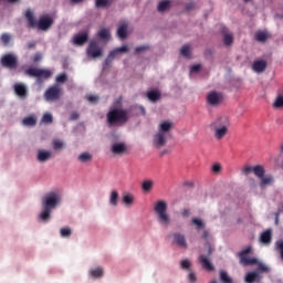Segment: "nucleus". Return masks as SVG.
Wrapping results in <instances>:
<instances>
[{"instance_id":"nucleus-1","label":"nucleus","mask_w":283,"mask_h":283,"mask_svg":"<svg viewBox=\"0 0 283 283\" xmlns=\"http://www.w3.org/2000/svg\"><path fill=\"white\" fill-rule=\"evenodd\" d=\"M61 205V195L56 192H49L42 199V212L40 218L43 222H48L50 220V214L52 213V209H56Z\"/></svg>"},{"instance_id":"nucleus-2","label":"nucleus","mask_w":283,"mask_h":283,"mask_svg":"<svg viewBox=\"0 0 283 283\" xmlns=\"http://www.w3.org/2000/svg\"><path fill=\"white\" fill-rule=\"evenodd\" d=\"M25 19L29 28H38L39 30H42V32H48V30L54 25V19L49 14L40 17L39 21L36 22L34 12H32L30 9L25 11Z\"/></svg>"},{"instance_id":"nucleus-3","label":"nucleus","mask_w":283,"mask_h":283,"mask_svg":"<svg viewBox=\"0 0 283 283\" xmlns=\"http://www.w3.org/2000/svg\"><path fill=\"white\" fill-rule=\"evenodd\" d=\"M171 129H174L171 122H161L159 124L158 132L153 138V145L157 147V149L167 145V139L171 138Z\"/></svg>"},{"instance_id":"nucleus-4","label":"nucleus","mask_w":283,"mask_h":283,"mask_svg":"<svg viewBox=\"0 0 283 283\" xmlns=\"http://www.w3.org/2000/svg\"><path fill=\"white\" fill-rule=\"evenodd\" d=\"M109 127L114 125H125L129 120V112L123 108H113L106 115Z\"/></svg>"},{"instance_id":"nucleus-5","label":"nucleus","mask_w":283,"mask_h":283,"mask_svg":"<svg viewBox=\"0 0 283 283\" xmlns=\"http://www.w3.org/2000/svg\"><path fill=\"white\" fill-rule=\"evenodd\" d=\"M154 211L157 213V220L159 224L164 227H169L171 224V217L167 213V202L166 201H157L154 207Z\"/></svg>"},{"instance_id":"nucleus-6","label":"nucleus","mask_w":283,"mask_h":283,"mask_svg":"<svg viewBox=\"0 0 283 283\" xmlns=\"http://www.w3.org/2000/svg\"><path fill=\"white\" fill-rule=\"evenodd\" d=\"M28 76H33L36 78L38 83H43V81H48V78L52 77V71L45 69H36L30 67L25 71Z\"/></svg>"},{"instance_id":"nucleus-7","label":"nucleus","mask_w":283,"mask_h":283,"mask_svg":"<svg viewBox=\"0 0 283 283\" xmlns=\"http://www.w3.org/2000/svg\"><path fill=\"white\" fill-rule=\"evenodd\" d=\"M249 253H253V247L249 245L247 249L239 252L238 256L240 260V264L242 266H253L255 264H259V261L256 258H250Z\"/></svg>"},{"instance_id":"nucleus-8","label":"nucleus","mask_w":283,"mask_h":283,"mask_svg":"<svg viewBox=\"0 0 283 283\" xmlns=\"http://www.w3.org/2000/svg\"><path fill=\"white\" fill-rule=\"evenodd\" d=\"M0 62L2 67H7V70H17L19 65V60L12 53L4 54Z\"/></svg>"},{"instance_id":"nucleus-9","label":"nucleus","mask_w":283,"mask_h":283,"mask_svg":"<svg viewBox=\"0 0 283 283\" xmlns=\"http://www.w3.org/2000/svg\"><path fill=\"white\" fill-rule=\"evenodd\" d=\"M111 151L114 156H125L129 154V147L125 142H115L111 145Z\"/></svg>"},{"instance_id":"nucleus-10","label":"nucleus","mask_w":283,"mask_h":283,"mask_svg":"<svg viewBox=\"0 0 283 283\" xmlns=\"http://www.w3.org/2000/svg\"><path fill=\"white\" fill-rule=\"evenodd\" d=\"M86 53L91 59H98V56H103V50H101V46H98L96 41L90 42Z\"/></svg>"},{"instance_id":"nucleus-11","label":"nucleus","mask_w":283,"mask_h":283,"mask_svg":"<svg viewBox=\"0 0 283 283\" xmlns=\"http://www.w3.org/2000/svg\"><path fill=\"white\" fill-rule=\"evenodd\" d=\"M207 103L208 105H211V107H218V105L222 103V94L216 91H211L207 95Z\"/></svg>"},{"instance_id":"nucleus-12","label":"nucleus","mask_w":283,"mask_h":283,"mask_svg":"<svg viewBox=\"0 0 283 283\" xmlns=\"http://www.w3.org/2000/svg\"><path fill=\"white\" fill-rule=\"evenodd\" d=\"M46 101H59L61 98V88L59 86H51L44 93Z\"/></svg>"},{"instance_id":"nucleus-13","label":"nucleus","mask_w":283,"mask_h":283,"mask_svg":"<svg viewBox=\"0 0 283 283\" xmlns=\"http://www.w3.org/2000/svg\"><path fill=\"white\" fill-rule=\"evenodd\" d=\"M230 125H231V122L229 120V117L221 116V117H218L216 120H213L211 123L210 127H217V128L226 127V128H229Z\"/></svg>"},{"instance_id":"nucleus-14","label":"nucleus","mask_w":283,"mask_h":283,"mask_svg":"<svg viewBox=\"0 0 283 283\" xmlns=\"http://www.w3.org/2000/svg\"><path fill=\"white\" fill-rule=\"evenodd\" d=\"M202 269H205L206 271H214L216 266H213V263H211V260L208 259L207 255L200 254L198 258Z\"/></svg>"},{"instance_id":"nucleus-15","label":"nucleus","mask_w":283,"mask_h":283,"mask_svg":"<svg viewBox=\"0 0 283 283\" xmlns=\"http://www.w3.org/2000/svg\"><path fill=\"white\" fill-rule=\"evenodd\" d=\"M13 90L20 98H25V96H28V86L23 83H15Z\"/></svg>"},{"instance_id":"nucleus-16","label":"nucleus","mask_w":283,"mask_h":283,"mask_svg":"<svg viewBox=\"0 0 283 283\" xmlns=\"http://www.w3.org/2000/svg\"><path fill=\"white\" fill-rule=\"evenodd\" d=\"M88 39H90V35L87 34V32L78 33V34L74 35L73 43L75 45H85V43H87Z\"/></svg>"},{"instance_id":"nucleus-17","label":"nucleus","mask_w":283,"mask_h":283,"mask_svg":"<svg viewBox=\"0 0 283 283\" xmlns=\"http://www.w3.org/2000/svg\"><path fill=\"white\" fill-rule=\"evenodd\" d=\"M252 70L256 72V74H262L266 70V61L265 60H256L253 62Z\"/></svg>"},{"instance_id":"nucleus-18","label":"nucleus","mask_w":283,"mask_h":283,"mask_svg":"<svg viewBox=\"0 0 283 283\" xmlns=\"http://www.w3.org/2000/svg\"><path fill=\"white\" fill-rule=\"evenodd\" d=\"M211 129L214 132V138L217 140H222V138H224V136L229 134V128L227 127H222V128L211 127Z\"/></svg>"},{"instance_id":"nucleus-19","label":"nucleus","mask_w":283,"mask_h":283,"mask_svg":"<svg viewBox=\"0 0 283 283\" xmlns=\"http://www.w3.org/2000/svg\"><path fill=\"white\" fill-rule=\"evenodd\" d=\"M174 242L178 244V247H181L182 249H187V239L185 238V234L181 233H175L172 234Z\"/></svg>"},{"instance_id":"nucleus-20","label":"nucleus","mask_w":283,"mask_h":283,"mask_svg":"<svg viewBox=\"0 0 283 283\" xmlns=\"http://www.w3.org/2000/svg\"><path fill=\"white\" fill-rule=\"evenodd\" d=\"M273 240V233L271 230H265L261 235H260V241L262 244H271Z\"/></svg>"},{"instance_id":"nucleus-21","label":"nucleus","mask_w":283,"mask_h":283,"mask_svg":"<svg viewBox=\"0 0 283 283\" xmlns=\"http://www.w3.org/2000/svg\"><path fill=\"white\" fill-rule=\"evenodd\" d=\"M52 158V153L50 150H39L38 160L39 163H48Z\"/></svg>"},{"instance_id":"nucleus-22","label":"nucleus","mask_w":283,"mask_h":283,"mask_svg":"<svg viewBox=\"0 0 283 283\" xmlns=\"http://www.w3.org/2000/svg\"><path fill=\"white\" fill-rule=\"evenodd\" d=\"M255 41L259 43H266V40L269 39V32L266 31H256L254 34Z\"/></svg>"},{"instance_id":"nucleus-23","label":"nucleus","mask_w":283,"mask_h":283,"mask_svg":"<svg viewBox=\"0 0 283 283\" xmlns=\"http://www.w3.org/2000/svg\"><path fill=\"white\" fill-rule=\"evenodd\" d=\"M129 27V23L128 22H123L118 30H117V35L120 38V39H127V28Z\"/></svg>"},{"instance_id":"nucleus-24","label":"nucleus","mask_w":283,"mask_h":283,"mask_svg":"<svg viewBox=\"0 0 283 283\" xmlns=\"http://www.w3.org/2000/svg\"><path fill=\"white\" fill-rule=\"evenodd\" d=\"M154 189V180L151 179H146L142 182V190L145 193H149Z\"/></svg>"},{"instance_id":"nucleus-25","label":"nucleus","mask_w":283,"mask_h":283,"mask_svg":"<svg viewBox=\"0 0 283 283\" xmlns=\"http://www.w3.org/2000/svg\"><path fill=\"white\" fill-rule=\"evenodd\" d=\"M273 107L276 109H283V90L279 91V94L273 103Z\"/></svg>"},{"instance_id":"nucleus-26","label":"nucleus","mask_w":283,"mask_h":283,"mask_svg":"<svg viewBox=\"0 0 283 283\" xmlns=\"http://www.w3.org/2000/svg\"><path fill=\"white\" fill-rule=\"evenodd\" d=\"M22 125H24L25 127H34V125H36V116L31 115L24 117L22 120Z\"/></svg>"},{"instance_id":"nucleus-27","label":"nucleus","mask_w":283,"mask_h":283,"mask_svg":"<svg viewBox=\"0 0 283 283\" xmlns=\"http://www.w3.org/2000/svg\"><path fill=\"white\" fill-rule=\"evenodd\" d=\"M247 283L260 282V274L258 272H250L245 275Z\"/></svg>"},{"instance_id":"nucleus-28","label":"nucleus","mask_w":283,"mask_h":283,"mask_svg":"<svg viewBox=\"0 0 283 283\" xmlns=\"http://www.w3.org/2000/svg\"><path fill=\"white\" fill-rule=\"evenodd\" d=\"M169 8H171V1L163 0L159 2L157 10L158 12H166V10H169Z\"/></svg>"},{"instance_id":"nucleus-29","label":"nucleus","mask_w":283,"mask_h":283,"mask_svg":"<svg viewBox=\"0 0 283 283\" xmlns=\"http://www.w3.org/2000/svg\"><path fill=\"white\" fill-rule=\"evenodd\" d=\"M253 174L256 176V178H264V167L261 165L254 166L252 168Z\"/></svg>"},{"instance_id":"nucleus-30","label":"nucleus","mask_w":283,"mask_h":283,"mask_svg":"<svg viewBox=\"0 0 283 283\" xmlns=\"http://www.w3.org/2000/svg\"><path fill=\"white\" fill-rule=\"evenodd\" d=\"M147 98H149L153 103H156V101H159V98H160V92L149 91L147 93Z\"/></svg>"},{"instance_id":"nucleus-31","label":"nucleus","mask_w":283,"mask_h":283,"mask_svg":"<svg viewBox=\"0 0 283 283\" xmlns=\"http://www.w3.org/2000/svg\"><path fill=\"white\" fill-rule=\"evenodd\" d=\"M98 36L99 39H102L103 41H109L111 39V34H109V29H102L98 31Z\"/></svg>"},{"instance_id":"nucleus-32","label":"nucleus","mask_w":283,"mask_h":283,"mask_svg":"<svg viewBox=\"0 0 283 283\" xmlns=\"http://www.w3.org/2000/svg\"><path fill=\"white\" fill-rule=\"evenodd\" d=\"M109 205H112V207H117L118 205V192L116 190L111 192Z\"/></svg>"},{"instance_id":"nucleus-33","label":"nucleus","mask_w":283,"mask_h":283,"mask_svg":"<svg viewBox=\"0 0 283 283\" xmlns=\"http://www.w3.org/2000/svg\"><path fill=\"white\" fill-rule=\"evenodd\" d=\"M220 280L223 283H233V279H231V276H229V273H227V271L220 272Z\"/></svg>"},{"instance_id":"nucleus-34","label":"nucleus","mask_w":283,"mask_h":283,"mask_svg":"<svg viewBox=\"0 0 283 283\" xmlns=\"http://www.w3.org/2000/svg\"><path fill=\"white\" fill-rule=\"evenodd\" d=\"M78 160H80V163H90V160H92V154H90V153H82L78 156Z\"/></svg>"},{"instance_id":"nucleus-35","label":"nucleus","mask_w":283,"mask_h":283,"mask_svg":"<svg viewBox=\"0 0 283 283\" xmlns=\"http://www.w3.org/2000/svg\"><path fill=\"white\" fill-rule=\"evenodd\" d=\"M261 182H260V187H266L268 185H271L273 182V177L268 176V177H262L260 178Z\"/></svg>"},{"instance_id":"nucleus-36","label":"nucleus","mask_w":283,"mask_h":283,"mask_svg":"<svg viewBox=\"0 0 283 283\" xmlns=\"http://www.w3.org/2000/svg\"><path fill=\"white\" fill-rule=\"evenodd\" d=\"M92 277H103V268H96L94 270H91Z\"/></svg>"},{"instance_id":"nucleus-37","label":"nucleus","mask_w":283,"mask_h":283,"mask_svg":"<svg viewBox=\"0 0 283 283\" xmlns=\"http://www.w3.org/2000/svg\"><path fill=\"white\" fill-rule=\"evenodd\" d=\"M116 59V52H112L108 54V56L105 60V64L104 67H109V65L112 64V61Z\"/></svg>"},{"instance_id":"nucleus-38","label":"nucleus","mask_w":283,"mask_h":283,"mask_svg":"<svg viewBox=\"0 0 283 283\" xmlns=\"http://www.w3.org/2000/svg\"><path fill=\"white\" fill-rule=\"evenodd\" d=\"M224 45H233V34L226 33L223 35Z\"/></svg>"},{"instance_id":"nucleus-39","label":"nucleus","mask_w":283,"mask_h":283,"mask_svg":"<svg viewBox=\"0 0 283 283\" xmlns=\"http://www.w3.org/2000/svg\"><path fill=\"white\" fill-rule=\"evenodd\" d=\"M96 8H107L108 6H112L109 0H96L95 1Z\"/></svg>"},{"instance_id":"nucleus-40","label":"nucleus","mask_w":283,"mask_h":283,"mask_svg":"<svg viewBox=\"0 0 283 283\" xmlns=\"http://www.w3.org/2000/svg\"><path fill=\"white\" fill-rule=\"evenodd\" d=\"M180 268L186 271H191V261H189V259L182 260L180 263Z\"/></svg>"},{"instance_id":"nucleus-41","label":"nucleus","mask_w":283,"mask_h":283,"mask_svg":"<svg viewBox=\"0 0 283 283\" xmlns=\"http://www.w3.org/2000/svg\"><path fill=\"white\" fill-rule=\"evenodd\" d=\"M181 55L182 56H186V57H189V55L191 54V46H189L188 44H185L182 48H181Z\"/></svg>"},{"instance_id":"nucleus-42","label":"nucleus","mask_w":283,"mask_h":283,"mask_svg":"<svg viewBox=\"0 0 283 283\" xmlns=\"http://www.w3.org/2000/svg\"><path fill=\"white\" fill-rule=\"evenodd\" d=\"M192 224L196 226V229H205V221L198 218L192 219Z\"/></svg>"},{"instance_id":"nucleus-43","label":"nucleus","mask_w":283,"mask_h":283,"mask_svg":"<svg viewBox=\"0 0 283 283\" xmlns=\"http://www.w3.org/2000/svg\"><path fill=\"white\" fill-rule=\"evenodd\" d=\"M60 234L62 238H70V235H72V229L71 228H62L60 230Z\"/></svg>"},{"instance_id":"nucleus-44","label":"nucleus","mask_w":283,"mask_h":283,"mask_svg":"<svg viewBox=\"0 0 283 283\" xmlns=\"http://www.w3.org/2000/svg\"><path fill=\"white\" fill-rule=\"evenodd\" d=\"M123 202L126 203L127 206L133 205V202H134V196H133V195H129V193L124 195V197H123Z\"/></svg>"},{"instance_id":"nucleus-45","label":"nucleus","mask_w":283,"mask_h":283,"mask_svg":"<svg viewBox=\"0 0 283 283\" xmlns=\"http://www.w3.org/2000/svg\"><path fill=\"white\" fill-rule=\"evenodd\" d=\"M0 39L3 45H9L12 36L9 33H3Z\"/></svg>"},{"instance_id":"nucleus-46","label":"nucleus","mask_w":283,"mask_h":283,"mask_svg":"<svg viewBox=\"0 0 283 283\" xmlns=\"http://www.w3.org/2000/svg\"><path fill=\"white\" fill-rule=\"evenodd\" d=\"M54 120V118L52 117V114L46 113L43 115L42 117V123H45L46 125H50V123H52Z\"/></svg>"},{"instance_id":"nucleus-47","label":"nucleus","mask_w":283,"mask_h":283,"mask_svg":"<svg viewBox=\"0 0 283 283\" xmlns=\"http://www.w3.org/2000/svg\"><path fill=\"white\" fill-rule=\"evenodd\" d=\"M64 144L62 140L55 139L53 140V149H55V151H59V149H63Z\"/></svg>"},{"instance_id":"nucleus-48","label":"nucleus","mask_w":283,"mask_h":283,"mask_svg":"<svg viewBox=\"0 0 283 283\" xmlns=\"http://www.w3.org/2000/svg\"><path fill=\"white\" fill-rule=\"evenodd\" d=\"M56 83H67V74L62 73L56 76Z\"/></svg>"},{"instance_id":"nucleus-49","label":"nucleus","mask_w":283,"mask_h":283,"mask_svg":"<svg viewBox=\"0 0 283 283\" xmlns=\"http://www.w3.org/2000/svg\"><path fill=\"white\" fill-rule=\"evenodd\" d=\"M149 50V45H142L135 48V54H140V52H147Z\"/></svg>"},{"instance_id":"nucleus-50","label":"nucleus","mask_w":283,"mask_h":283,"mask_svg":"<svg viewBox=\"0 0 283 283\" xmlns=\"http://www.w3.org/2000/svg\"><path fill=\"white\" fill-rule=\"evenodd\" d=\"M112 52H115V56H116V54H118L119 52H129V48L127 45H124V46L115 49Z\"/></svg>"},{"instance_id":"nucleus-51","label":"nucleus","mask_w":283,"mask_h":283,"mask_svg":"<svg viewBox=\"0 0 283 283\" xmlns=\"http://www.w3.org/2000/svg\"><path fill=\"white\" fill-rule=\"evenodd\" d=\"M212 171H213L214 174H220V171H222V166H221L220 164H214V165L212 166Z\"/></svg>"},{"instance_id":"nucleus-52","label":"nucleus","mask_w":283,"mask_h":283,"mask_svg":"<svg viewBox=\"0 0 283 283\" xmlns=\"http://www.w3.org/2000/svg\"><path fill=\"white\" fill-rule=\"evenodd\" d=\"M188 280H189V282H191V283H196V282L198 281V279L196 277V273L190 272V273L188 274Z\"/></svg>"},{"instance_id":"nucleus-53","label":"nucleus","mask_w":283,"mask_h":283,"mask_svg":"<svg viewBox=\"0 0 283 283\" xmlns=\"http://www.w3.org/2000/svg\"><path fill=\"white\" fill-rule=\"evenodd\" d=\"M195 9H196V3L189 2L186 4L187 12H191V10H195Z\"/></svg>"},{"instance_id":"nucleus-54","label":"nucleus","mask_w":283,"mask_h":283,"mask_svg":"<svg viewBox=\"0 0 283 283\" xmlns=\"http://www.w3.org/2000/svg\"><path fill=\"white\" fill-rule=\"evenodd\" d=\"M80 116L78 112H73L70 116V120H78Z\"/></svg>"},{"instance_id":"nucleus-55","label":"nucleus","mask_w":283,"mask_h":283,"mask_svg":"<svg viewBox=\"0 0 283 283\" xmlns=\"http://www.w3.org/2000/svg\"><path fill=\"white\" fill-rule=\"evenodd\" d=\"M251 171H253V167H251V166H245L243 168V174H245V176H249V174H251Z\"/></svg>"},{"instance_id":"nucleus-56","label":"nucleus","mask_w":283,"mask_h":283,"mask_svg":"<svg viewBox=\"0 0 283 283\" xmlns=\"http://www.w3.org/2000/svg\"><path fill=\"white\" fill-rule=\"evenodd\" d=\"M259 271H263V273H269V268L262 263L259 264Z\"/></svg>"},{"instance_id":"nucleus-57","label":"nucleus","mask_w":283,"mask_h":283,"mask_svg":"<svg viewBox=\"0 0 283 283\" xmlns=\"http://www.w3.org/2000/svg\"><path fill=\"white\" fill-rule=\"evenodd\" d=\"M87 101H88L90 103H96V101H98V96L90 95V96L87 97Z\"/></svg>"},{"instance_id":"nucleus-58","label":"nucleus","mask_w":283,"mask_h":283,"mask_svg":"<svg viewBox=\"0 0 283 283\" xmlns=\"http://www.w3.org/2000/svg\"><path fill=\"white\" fill-rule=\"evenodd\" d=\"M200 64H195L190 67V72H200Z\"/></svg>"},{"instance_id":"nucleus-59","label":"nucleus","mask_w":283,"mask_h":283,"mask_svg":"<svg viewBox=\"0 0 283 283\" xmlns=\"http://www.w3.org/2000/svg\"><path fill=\"white\" fill-rule=\"evenodd\" d=\"M208 247V255H211V253H213V248H211V244H207Z\"/></svg>"},{"instance_id":"nucleus-60","label":"nucleus","mask_w":283,"mask_h":283,"mask_svg":"<svg viewBox=\"0 0 283 283\" xmlns=\"http://www.w3.org/2000/svg\"><path fill=\"white\" fill-rule=\"evenodd\" d=\"M35 45H36L35 42H30V43L28 44V49H29V50H32V48H35Z\"/></svg>"},{"instance_id":"nucleus-61","label":"nucleus","mask_w":283,"mask_h":283,"mask_svg":"<svg viewBox=\"0 0 283 283\" xmlns=\"http://www.w3.org/2000/svg\"><path fill=\"white\" fill-rule=\"evenodd\" d=\"M202 238L203 240H207V238H209V231H203Z\"/></svg>"},{"instance_id":"nucleus-62","label":"nucleus","mask_w":283,"mask_h":283,"mask_svg":"<svg viewBox=\"0 0 283 283\" xmlns=\"http://www.w3.org/2000/svg\"><path fill=\"white\" fill-rule=\"evenodd\" d=\"M33 61H34L35 63L39 62V61H41V55H35L34 59H33Z\"/></svg>"},{"instance_id":"nucleus-63","label":"nucleus","mask_w":283,"mask_h":283,"mask_svg":"<svg viewBox=\"0 0 283 283\" xmlns=\"http://www.w3.org/2000/svg\"><path fill=\"white\" fill-rule=\"evenodd\" d=\"M182 216H184V218H187V216H189V210H184Z\"/></svg>"},{"instance_id":"nucleus-64","label":"nucleus","mask_w":283,"mask_h":283,"mask_svg":"<svg viewBox=\"0 0 283 283\" xmlns=\"http://www.w3.org/2000/svg\"><path fill=\"white\" fill-rule=\"evenodd\" d=\"M83 0H71V3H82Z\"/></svg>"}]
</instances>
